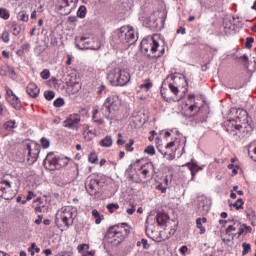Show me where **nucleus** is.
I'll use <instances>...</instances> for the list:
<instances>
[{
  "mask_svg": "<svg viewBox=\"0 0 256 256\" xmlns=\"http://www.w3.org/2000/svg\"><path fill=\"white\" fill-rule=\"evenodd\" d=\"M140 49L147 57L154 59H159V57L165 55V48L159 50V35L157 34L144 38L140 43Z\"/></svg>",
  "mask_w": 256,
  "mask_h": 256,
  "instance_id": "nucleus-1",
  "label": "nucleus"
},
{
  "mask_svg": "<svg viewBox=\"0 0 256 256\" xmlns=\"http://www.w3.org/2000/svg\"><path fill=\"white\" fill-rule=\"evenodd\" d=\"M129 233H131V228L127 223L116 224L114 226H110L107 233L106 238L108 242L112 245H120L123 243L127 237H129Z\"/></svg>",
  "mask_w": 256,
  "mask_h": 256,
  "instance_id": "nucleus-2",
  "label": "nucleus"
},
{
  "mask_svg": "<svg viewBox=\"0 0 256 256\" xmlns=\"http://www.w3.org/2000/svg\"><path fill=\"white\" fill-rule=\"evenodd\" d=\"M169 82L168 87L173 95H175L174 101H181L183 97H185V93H187V87L189 82H187V78L185 76H179L177 74H171L167 77Z\"/></svg>",
  "mask_w": 256,
  "mask_h": 256,
  "instance_id": "nucleus-3",
  "label": "nucleus"
},
{
  "mask_svg": "<svg viewBox=\"0 0 256 256\" xmlns=\"http://www.w3.org/2000/svg\"><path fill=\"white\" fill-rule=\"evenodd\" d=\"M121 107V98L117 94H111L108 96L101 109L100 113L105 117V119H113V115L119 111Z\"/></svg>",
  "mask_w": 256,
  "mask_h": 256,
  "instance_id": "nucleus-4",
  "label": "nucleus"
},
{
  "mask_svg": "<svg viewBox=\"0 0 256 256\" xmlns=\"http://www.w3.org/2000/svg\"><path fill=\"white\" fill-rule=\"evenodd\" d=\"M137 41L135 30L130 26H122L117 31L116 45H119L122 49H127Z\"/></svg>",
  "mask_w": 256,
  "mask_h": 256,
  "instance_id": "nucleus-5",
  "label": "nucleus"
},
{
  "mask_svg": "<svg viewBox=\"0 0 256 256\" xmlns=\"http://www.w3.org/2000/svg\"><path fill=\"white\" fill-rule=\"evenodd\" d=\"M77 217V208L73 206H64L58 210L56 214V223L59 225V222L63 223L66 229L73 226L75 219Z\"/></svg>",
  "mask_w": 256,
  "mask_h": 256,
  "instance_id": "nucleus-6",
  "label": "nucleus"
},
{
  "mask_svg": "<svg viewBox=\"0 0 256 256\" xmlns=\"http://www.w3.org/2000/svg\"><path fill=\"white\" fill-rule=\"evenodd\" d=\"M107 79L114 87H123L131 81V74L127 70L114 69L108 73Z\"/></svg>",
  "mask_w": 256,
  "mask_h": 256,
  "instance_id": "nucleus-7",
  "label": "nucleus"
},
{
  "mask_svg": "<svg viewBox=\"0 0 256 256\" xmlns=\"http://www.w3.org/2000/svg\"><path fill=\"white\" fill-rule=\"evenodd\" d=\"M226 131L233 137H239L240 139L249 135L251 131V125L244 123L243 125L237 124V121L230 120L225 124Z\"/></svg>",
  "mask_w": 256,
  "mask_h": 256,
  "instance_id": "nucleus-8",
  "label": "nucleus"
},
{
  "mask_svg": "<svg viewBox=\"0 0 256 256\" xmlns=\"http://www.w3.org/2000/svg\"><path fill=\"white\" fill-rule=\"evenodd\" d=\"M16 193L13 191V182L4 176L0 181V198L5 199V201H10L15 197Z\"/></svg>",
  "mask_w": 256,
  "mask_h": 256,
  "instance_id": "nucleus-9",
  "label": "nucleus"
},
{
  "mask_svg": "<svg viewBox=\"0 0 256 256\" xmlns=\"http://www.w3.org/2000/svg\"><path fill=\"white\" fill-rule=\"evenodd\" d=\"M188 110L190 113H193L192 115L194 117L195 123H205V121H207V113H203V111H201V107H199L197 103L190 105Z\"/></svg>",
  "mask_w": 256,
  "mask_h": 256,
  "instance_id": "nucleus-10",
  "label": "nucleus"
},
{
  "mask_svg": "<svg viewBox=\"0 0 256 256\" xmlns=\"http://www.w3.org/2000/svg\"><path fill=\"white\" fill-rule=\"evenodd\" d=\"M58 159L59 155L49 152L43 161V165L48 171H55L57 170Z\"/></svg>",
  "mask_w": 256,
  "mask_h": 256,
  "instance_id": "nucleus-11",
  "label": "nucleus"
},
{
  "mask_svg": "<svg viewBox=\"0 0 256 256\" xmlns=\"http://www.w3.org/2000/svg\"><path fill=\"white\" fill-rule=\"evenodd\" d=\"M98 187H99V179L93 176H89L86 179L85 188H86V191L89 193V195H91L92 197L97 195Z\"/></svg>",
  "mask_w": 256,
  "mask_h": 256,
  "instance_id": "nucleus-12",
  "label": "nucleus"
},
{
  "mask_svg": "<svg viewBox=\"0 0 256 256\" xmlns=\"http://www.w3.org/2000/svg\"><path fill=\"white\" fill-rule=\"evenodd\" d=\"M79 123H81V115L74 113L65 119L63 127H66V129H77Z\"/></svg>",
  "mask_w": 256,
  "mask_h": 256,
  "instance_id": "nucleus-13",
  "label": "nucleus"
},
{
  "mask_svg": "<svg viewBox=\"0 0 256 256\" xmlns=\"http://www.w3.org/2000/svg\"><path fill=\"white\" fill-rule=\"evenodd\" d=\"M27 150H28L27 161L29 165H33V163H35V161L39 159V153L41 151L39 150L38 146H34L32 148L30 145L27 146Z\"/></svg>",
  "mask_w": 256,
  "mask_h": 256,
  "instance_id": "nucleus-14",
  "label": "nucleus"
},
{
  "mask_svg": "<svg viewBox=\"0 0 256 256\" xmlns=\"http://www.w3.org/2000/svg\"><path fill=\"white\" fill-rule=\"evenodd\" d=\"M75 45L80 51H83L84 49H95L91 46V40L87 37L76 38Z\"/></svg>",
  "mask_w": 256,
  "mask_h": 256,
  "instance_id": "nucleus-15",
  "label": "nucleus"
},
{
  "mask_svg": "<svg viewBox=\"0 0 256 256\" xmlns=\"http://www.w3.org/2000/svg\"><path fill=\"white\" fill-rule=\"evenodd\" d=\"M39 87H37V84L35 83H29L26 87V93L33 97V99H37L39 97Z\"/></svg>",
  "mask_w": 256,
  "mask_h": 256,
  "instance_id": "nucleus-16",
  "label": "nucleus"
},
{
  "mask_svg": "<svg viewBox=\"0 0 256 256\" xmlns=\"http://www.w3.org/2000/svg\"><path fill=\"white\" fill-rule=\"evenodd\" d=\"M33 206L35 207V211L36 213H43L45 212V202H43L42 198H37L34 202H33Z\"/></svg>",
  "mask_w": 256,
  "mask_h": 256,
  "instance_id": "nucleus-17",
  "label": "nucleus"
},
{
  "mask_svg": "<svg viewBox=\"0 0 256 256\" xmlns=\"http://www.w3.org/2000/svg\"><path fill=\"white\" fill-rule=\"evenodd\" d=\"M7 102L9 103V105H11V107H13V109H16V111H20L21 100L19 99V97H17V95L12 96V98H8Z\"/></svg>",
  "mask_w": 256,
  "mask_h": 256,
  "instance_id": "nucleus-18",
  "label": "nucleus"
},
{
  "mask_svg": "<svg viewBox=\"0 0 256 256\" xmlns=\"http://www.w3.org/2000/svg\"><path fill=\"white\" fill-rule=\"evenodd\" d=\"M151 171H155V166H153V163H151V162H149L141 167V173L145 179H147V177H149V173H151Z\"/></svg>",
  "mask_w": 256,
  "mask_h": 256,
  "instance_id": "nucleus-19",
  "label": "nucleus"
},
{
  "mask_svg": "<svg viewBox=\"0 0 256 256\" xmlns=\"http://www.w3.org/2000/svg\"><path fill=\"white\" fill-rule=\"evenodd\" d=\"M241 227V222L239 220H231L230 224L226 228V233H232V231H237Z\"/></svg>",
  "mask_w": 256,
  "mask_h": 256,
  "instance_id": "nucleus-20",
  "label": "nucleus"
},
{
  "mask_svg": "<svg viewBox=\"0 0 256 256\" xmlns=\"http://www.w3.org/2000/svg\"><path fill=\"white\" fill-rule=\"evenodd\" d=\"M3 129L11 133L13 129H17V122L15 120H8L3 124Z\"/></svg>",
  "mask_w": 256,
  "mask_h": 256,
  "instance_id": "nucleus-21",
  "label": "nucleus"
},
{
  "mask_svg": "<svg viewBox=\"0 0 256 256\" xmlns=\"http://www.w3.org/2000/svg\"><path fill=\"white\" fill-rule=\"evenodd\" d=\"M160 93H161V96L163 97L164 101H171V96H169V94L167 93V82L164 81L161 85V88H160Z\"/></svg>",
  "mask_w": 256,
  "mask_h": 256,
  "instance_id": "nucleus-22",
  "label": "nucleus"
},
{
  "mask_svg": "<svg viewBox=\"0 0 256 256\" xmlns=\"http://www.w3.org/2000/svg\"><path fill=\"white\" fill-rule=\"evenodd\" d=\"M154 219L158 226L165 225V223H167V215L161 212L157 213Z\"/></svg>",
  "mask_w": 256,
  "mask_h": 256,
  "instance_id": "nucleus-23",
  "label": "nucleus"
},
{
  "mask_svg": "<svg viewBox=\"0 0 256 256\" xmlns=\"http://www.w3.org/2000/svg\"><path fill=\"white\" fill-rule=\"evenodd\" d=\"M248 155L253 159V161H256V141H253L249 144Z\"/></svg>",
  "mask_w": 256,
  "mask_h": 256,
  "instance_id": "nucleus-24",
  "label": "nucleus"
},
{
  "mask_svg": "<svg viewBox=\"0 0 256 256\" xmlns=\"http://www.w3.org/2000/svg\"><path fill=\"white\" fill-rule=\"evenodd\" d=\"M101 147H112L113 146V137L107 135L100 141Z\"/></svg>",
  "mask_w": 256,
  "mask_h": 256,
  "instance_id": "nucleus-25",
  "label": "nucleus"
},
{
  "mask_svg": "<svg viewBox=\"0 0 256 256\" xmlns=\"http://www.w3.org/2000/svg\"><path fill=\"white\" fill-rule=\"evenodd\" d=\"M203 223H207V218H198L196 220L197 228L200 229V235H203L206 231L205 227L203 226Z\"/></svg>",
  "mask_w": 256,
  "mask_h": 256,
  "instance_id": "nucleus-26",
  "label": "nucleus"
},
{
  "mask_svg": "<svg viewBox=\"0 0 256 256\" xmlns=\"http://www.w3.org/2000/svg\"><path fill=\"white\" fill-rule=\"evenodd\" d=\"M69 165V158L68 157H62L58 155V165L57 169H61L63 167H67Z\"/></svg>",
  "mask_w": 256,
  "mask_h": 256,
  "instance_id": "nucleus-27",
  "label": "nucleus"
},
{
  "mask_svg": "<svg viewBox=\"0 0 256 256\" xmlns=\"http://www.w3.org/2000/svg\"><path fill=\"white\" fill-rule=\"evenodd\" d=\"M187 165H188V167H190L192 179L195 178V175H197V173H199V171H201V169H202L196 163H193V164L188 163Z\"/></svg>",
  "mask_w": 256,
  "mask_h": 256,
  "instance_id": "nucleus-28",
  "label": "nucleus"
},
{
  "mask_svg": "<svg viewBox=\"0 0 256 256\" xmlns=\"http://www.w3.org/2000/svg\"><path fill=\"white\" fill-rule=\"evenodd\" d=\"M92 217H94L96 225H100V223L105 219L97 209L92 210Z\"/></svg>",
  "mask_w": 256,
  "mask_h": 256,
  "instance_id": "nucleus-29",
  "label": "nucleus"
},
{
  "mask_svg": "<svg viewBox=\"0 0 256 256\" xmlns=\"http://www.w3.org/2000/svg\"><path fill=\"white\" fill-rule=\"evenodd\" d=\"M149 29H158L159 28V23H157V18L155 16H150L149 21L147 23Z\"/></svg>",
  "mask_w": 256,
  "mask_h": 256,
  "instance_id": "nucleus-30",
  "label": "nucleus"
},
{
  "mask_svg": "<svg viewBox=\"0 0 256 256\" xmlns=\"http://www.w3.org/2000/svg\"><path fill=\"white\" fill-rule=\"evenodd\" d=\"M133 171V164H130L126 170V176L128 179H131V181H134L135 183H141V180H136L135 176L131 174Z\"/></svg>",
  "mask_w": 256,
  "mask_h": 256,
  "instance_id": "nucleus-31",
  "label": "nucleus"
},
{
  "mask_svg": "<svg viewBox=\"0 0 256 256\" xmlns=\"http://www.w3.org/2000/svg\"><path fill=\"white\" fill-rule=\"evenodd\" d=\"M18 21H22L23 23H27L29 21V15L25 10L20 11L17 15Z\"/></svg>",
  "mask_w": 256,
  "mask_h": 256,
  "instance_id": "nucleus-32",
  "label": "nucleus"
},
{
  "mask_svg": "<svg viewBox=\"0 0 256 256\" xmlns=\"http://www.w3.org/2000/svg\"><path fill=\"white\" fill-rule=\"evenodd\" d=\"M87 15V7H85V5H82L79 7V9L77 10V17H79L80 19H85Z\"/></svg>",
  "mask_w": 256,
  "mask_h": 256,
  "instance_id": "nucleus-33",
  "label": "nucleus"
},
{
  "mask_svg": "<svg viewBox=\"0 0 256 256\" xmlns=\"http://www.w3.org/2000/svg\"><path fill=\"white\" fill-rule=\"evenodd\" d=\"M79 0H63L62 7H71V9H74L75 4H77Z\"/></svg>",
  "mask_w": 256,
  "mask_h": 256,
  "instance_id": "nucleus-34",
  "label": "nucleus"
},
{
  "mask_svg": "<svg viewBox=\"0 0 256 256\" xmlns=\"http://www.w3.org/2000/svg\"><path fill=\"white\" fill-rule=\"evenodd\" d=\"M244 203L245 202H243V199L239 198V199L236 200V202L230 204V207H234V209L239 211V209H243Z\"/></svg>",
  "mask_w": 256,
  "mask_h": 256,
  "instance_id": "nucleus-35",
  "label": "nucleus"
},
{
  "mask_svg": "<svg viewBox=\"0 0 256 256\" xmlns=\"http://www.w3.org/2000/svg\"><path fill=\"white\" fill-rule=\"evenodd\" d=\"M135 145V140L134 139H129V142L125 144V150L128 153H133L135 151V148L133 147Z\"/></svg>",
  "mask_w": 256,
  "mask_h": 256,
  "instance_id": "nucleus-36",
  "label": "nucleus"
},
{
  "mask_svg": "<svg viewBox=\"0 0 256 256\" xmlns=\"http://www.w3.org/2000/svg\"><path fill=\"white\" fill-rule=\"evenodd\" d=\"M9 17H11L9 10H7V8H0V18L4 19V21H7Z\"/></svg>",
  "mask_w": 256,
  "mask_h": 256,
  "instance_id": "nucleus-37",
  "label": "nucleus"
},
{
  "mask_svg": "<svg viewBox=\"0 0 256 256\" xmlns=\"http://www.w3.org/2000/svg\"><path fill=\"white\" fill-rule=\"evenodd\" d=\"M98 113H99V110L95 109L93 111L92 119L94 120V123H98V125H103V123H105V120H103V118L97 119Z\"/></svg>",
  "mask_w": 256,
  "mask_h": 256,
  "instance_id": "nucleus-38",
  "label": "nucleus"
},
{
  "mask_svg": "<svg viewBox=\"0 0 256 256\" xmlns=\"http://www.w3.org/2000/svg\"><path fill=\"white\" fill-rule=\"evenodd\" d=\"M78 253L83 254L89 251V244H79L77 247Z\"/></svg>",
  "mask_w": 256,
  "mask_h": 256,
  "instance_id": "nucleus-39",
  "label": "nucleus"
},
{
  "mask_svg": "<svg viewBox=\"0 0 256 256\" xmlns=\"http://www.w3.org/2000/svg\"><path fill=\"white\" fill-rule=\"evenodd\" d=\"M12 33L13 35H15V37H17L21 33V26L16 24V22L12 23Z\"/></svg>",
  "mask_w": 256,
  "mask_h": 256,
  "instance_id": "nucleus-40",
  "label": "nucleus"
},
{
  "mask_svg": "<svg viewBox=\"0 0 256 256\" xmlns=\"http://www.w3.org/2000/svg\"><path fill=\"white\" fill-rule=\"evenodd\" d=\"M239 61L244 67L249 68V56H247V54L240 56Z\"/></svg>",
  "mask_w": 256,
  "mask_h": 256,
  "instance_id": "nucleus-41",
  "label": "nucleus"
},
{
  "mask_svg": "<svg viewBox=\"0 0 256 256\" xmlns=\"http://www.w3.org/2000/svg\"><path fill=\"white\" fill-rule=\"evenodd\" d=\"M106 209L109 211V213H115L117 209H119V204L117 203H111L106 205Z\"/></svg>",
  "mask_w": 256,
  "mask_h": 256,
  "instance_id": "nucleus-42",
  "label": "nucleus"
},
{
  "mask_svg": "<svg viewBox=\"0 0 256 256\" xmlns=\"http://www.w3.org/2000/svg\"><path fill=\"white\" fill-rule=\"evenodd\" d=\"M159 151L161 152V155H163V157L165 159H167L168 161H173V159H175V155L173 153L163 152V151H161V149H159Z\"/></svg>",
  "mask_w": 256,
  "mask_h": 256,
  "instance_id": "nucleus-43",
  "label": "nucleus"
},
{
  "mask_svg": "<svg viewBox=\"0 0 256 256\" xmlns=\"http://www.w3.org/2000/svg\"><path fill=\"white\" fill-rule=\"evenodd\" d=\"M5 91H6V101L16 96L15 92H13V90L8 86H5Z\"/></svg>",
  "mask_w": 256,
  "mask_h": 256,
  "instance_id": "nucleus-44",
  "label": "nucleus"
},
{
  "mask_svg": "<svg viewBox=\"0 0 256 256\" xmlns=\"http://www.w3.org/2000/svg\"><path fill=\"white\" fill-rule=\"evenodd\" d=\"M44 96L47 101H53V99H55V92L47 91L44 93Z\"/></svg>",
  "mask_w": 256,
  "mask_h": 256,
  "instance_id": "nucleus-45",
  "label": "nucleus"
},
{
  "mask_svg": "<svg viewBox=\"0 0 256 256\" xmlns=\"http://www.w3.org/2000/svg\"><path fill=\"white\" fill-rule=\"evenodd\" d=\"M40 143H41L43 149H48V147H50V145H51V142L49 141V139H47L45 137L41 138Z\"/></svg>",
  "mask_w": 256,
  "mask_h": 256,
  "instance_id": "nucleus-46",
  "label": "nucleus"
},
{
  "mask_svg": "<svg viewBox=\"0 0 256 256\" xmlns=\"http://www.w3.org/2000/svg\"><path fill=\"white\" fill-rule=\"evenodd\" d=\"M254 41L255 39L253 37L246 38V42H245L246 49H251V47H253Z\"/></svg>",
  "mask_w": 256,
  "mask_h": 256,
  "instance_id": "nucleus-47",
  "label": "nucleus"
},
{
  "mask_svg": "<svg viewBox=\"0 0 256 256\" xmlns=\"http://www.w3.org/2000/svg\"><path fill=\"white\" fill-rule=\"evenodd\" d=\"M144 153H147V155H155V147L153 145L147 146Z\"/></svg>",
  "mask_w": 256,
  "mask_h": 256,
  "instance_id": "nucleus-48",
  "label": "nucleus"
},
{
  "mask_svg": "<svg viewBox=\"0 0 256 256\" xmlns=\"http://www.w3.org/2000/svg\"><path fill=\"white\" fill-rule=\"evenodd\" d=\"M242 247H243L242 255H247V253L251 251V244L243 243Z\"/></svg>",
  "mask_w": 256,
  "mask_h": 256,
  "instance_id": "nucleus-49",
  "label": "nucleus"
},
{
  "mask_svg": "<svg viewBox=\"0 0 256 256\" xmlns=\"http://www.w3.org/2000/svg\"><path fill=\"white\" fill-rule=\"evenodd\" d=\"M40 76L42 77V79H49L51 77V72H49L48 69H44L41 73Z\"/></svg>",
  "mask_w": 256,
  "mask_h": 256,
  "instance_id": "nucleus-50",
  "label": "nucleus"
},
{
  "mask_svg": "<svg viewBox=\"0 0 256 256\" xmlns=\"http://www.w3.org/2000/svg\"><path fill=\"white\" fill-rule=\"evenodd\" d=\"M33 197H35V193L33 191H29L28 195L26 196V199L22 200V205H25V203H27V201H31V199H33Z\"/></svg>",
  "mask_w": 256,
  "mask_h": 256,
  "instance_id": "nucleus-51",
  "label": "nucleus"
},
{
  "mask_svg": "<svg viewBox=\"0 0 256 256\" xmlns=\"http://www.w3.org/2000/svg\"><path fill=\"white\" fill-rule=\"evenodd\" d=\"M65 105V100L63 98H58L54 101V107H63Z\"/></svg>",
  "mask_w": 256,
  "mask_h": 256,
  "instance_id": "nucleus-52",
  "label": "nucleus"
},
{
  "mask_svg": "<svg viewBox=\"0 0 256 256\" xmlns=\"http://www.w3.org/2000/svg\"><path fill=\"white\" fill-rule=\"evenodd\" d=\"M129 207H130V208H127V209H126V213H127L128 215H133V213L136 211V209H135V204H133L132 202H130V203H129Z\"/></svg>",
  "mask_w": 256,
  "mask_h": 256,
  "instance_id": "nucleus-53",
  "label": "nucleus"
},
{
  "mask_svg": "<svg viewBox=\"0 0 256 256\" xmlns=\"http://www.w3.org/2000/svg\"><path fill=\"white\" fill-rule=\"evenodd\" d=\"M246 215H247L248 219H255V217H256L255 212L251 208L246 210Z\"/></svg>",
  "mask_w": 256,
  "mask_h": 256,
  "instance_id": "nucleus-54",
  "label": "nucleus"
},
{
  "mask_svg": "<svg viewBox=\"0 0 256 256\" xmlns=\"http://www.w3.org/2000/svg\"><path fill=\"white\" fill-rule=\"evenodd\" d=\"M151 218H148L146 221V234L149 235V233H153V225L149 224Z\"/></svg>",
  "mask_w": 256,
  "mask_h": 256,
  "instance_id": "nucleus-55",
  "label": "nucleus"
},
{
  "mask_svg": "<svg viewBox=\"0 0 256 256\" xmlns=\"http://www.w3.org/2000/svg\"><path fill=\"white\" fill-rule=\"evenodd\" d=\"M88 161L90 163H97V161H98L97 154L96 153H91L88 157Z\"/></svg>",
  "mask_w": 256,
  "mask_h": 256,
  "instance_id": "nucleus-56",
  "label": "nucleus"
},
{
  "mask_svg": "<svg viewBox=\"0 0 256 256\" xmlns=\"http://www.w3.org/2000/svg\"><path fill=\"white\" fill-rule=\"evenodd\" d=\"M9 37H10V35H9L8 31H4L2 33L1 38H2V41H4V43H9V39H10Z\"/></svg>",
  "mask_w": 256,
  "mask_h": 256,
  "instance_id": "nucleus-57",
  "label": "nucleus"
},
{
  "mask_svg": "<svg viewBox=\"0 0 256 256\" xmlns=\"http://www.w3.org/2000/svg\"><path fill=\"white\" fill-rule=\"evenodd\" d=\"M6 113H7V107H5L4 103L0 102V117L5 116Z\"/></svg>",
  "mask_w": 256,
  "mask_h": 256,
  "instance_id": "nucleus-58",
  "label": "nucleus"
},
{
  "mask_svg": "<svg viewBox=\"0 0 256 256\" xmlns=\"http://www.w3.org/2000/svg\"><path fill=\"white\" fill-rule=\"evenodd\" d=\"M126 141L125 139H123V134L118 133V140H117V145L121 146V145H125Z\"/></svg>",
  "mask_w": 256,
  "mask_h": 256,
  "instance_id": "nucleus-59",
  "label": "nucleus"
},
{
  "mask_svg": "<svg viewBox=\"0 0 256 256\" xmlns=\"http://www.w3.org/2000/svg\"><path fill=\"white\" fill-rule=\"evenodd\" d=\"M156 189H158V191H161V193H167V186L163 183H160Z\"/></svg>",
  "mask_w": 256,
  "mask_h": 256,
  "instance_id": "nucleus-60",
  "label": "nucleus"
},
{
  "mask_svg": "<svg viewBox=\"0 0 256 256\" xmlns=\"http://www.w3.org/2000/svg\"><path fill=\"white\" fill-rule=\"evenodd\" d=\"M151 87H153V84L149 82L140 85V89H145V91H149Z\"/></svg>",
  "mask_w": 256,
  "mask_h": 256,
  "instance_id": "nucleus-61",
  "label": "nucleus"
},
{
  "mask_svg": "<svg viewBox=\"0 0 256 256\" xmlns=\"http://www.w3.org/2000/svg\"><path fill=\"white\" fill-rule=\"evenodd\" d=\"M34 250L36 253H39L41 251V248L37 247L36 243H32L31 247L28 248V251Z\"/></svg>",
  "mask_w": 256,
  "mask_h": 256,
  "instance_id": "nucleus-62",
  "label": "nucleus"
},
{
  "mask_svg": "<svg viewBox=\"0 0 256 256\" xmlns=\"http://www.w3.org/2000/svg\"><path fill=\"white\" fill-rule=\"evenodd\" d=\"M107 87L105 85H100L97 89V95H103V91H105Z\"/></svg>",
  "mask_w": 256,
  "mask_h": 256,
  "instance_id": "nucleus-63",
  "label": "nucleus"
},
{
  "mask_svg": "<svg viewBox=\"0 0 256 256\" xmlns=\"http://www.w3.org/2000/svg\"><path fill=\"white\" fill-rule=\"evenodd\" d=\"M187 251H189L187 245H184L179 249V253L182 254L183 256H185V253H187Z\"/></svg>",
  "mask_w": 256,
  "mask_h": 256,
  "instance_id": "nucleus-64",
  "label": "nucleus"
}]
</instances>
